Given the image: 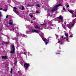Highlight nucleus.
<instances>
[{"instance_id":"obj_32","label":"nucleus","mask_w":76,"mask_h":76,"mask_svg":"<svg viewBox=\"0 0 76 76\" xmlns=\"http://www.w3.org/2000/svg\"><path fill=\"white\" fill-rule=\"evenodd\" d=\"M74 16L75 17H76V12L74 14Z\"/></svg>"},{"instance_id":"obj_15","label":"nucleus","mask_w":76,"mask_h":76,"mask_svg":"<svg viewBox=\"0 0 76 76\" xmlns=\"http://www.w3.org/2000/svg\"><path fill=\"white\" fill-rule=\"evenodd\" d=\"M1 12L0 11V17H2L3 16V15H2V14H1Z\"/></svg>"},{"instance_id":"obj_49","label":"nucleus","mask_w":76,"mask_h":76,"mask_svg":"<svg viewBox=\"0 0 76 76\" xmlns=\"http://www.w3.org/2000/svg\"><path fill=\"white\" fill-rule=\"evenodd\" d=\"M25 53V54H26V53Z\"/></svg>"},{"instance_id":"obj_43","label":"nucleus","mask_w":76,"mask_h":76,"mask_svg":"<svg viewBox=\"0 0 76 76\" xmlns=\"http://www.w3.org/2000/svg\"><path fill=\"white\" fill-rule=\"evenodd\" d=\"M40 36L41 37V38H42V36L41 35H40Z\"/></svg>"},{"instance_id":"obj_52","label":"nucleus","mask_w":76,"mask_h":76,"mask_svg":"<svg viewBox=\"0 0 76 76\" xmlns=\"http://www.w3.org/2000/svg\"><path fill=\"white\" fill-rule=\"evenodd\" d=\"M75 19H76V18Z\"/></svg>"},{"instance_id":"obj_21","label":"nucleus","mask_w":76,"mask_h":76,"mask_svg":"<svg viewBox=\"0 0 76 76\" xmlns=\"http://www.w3.org/2000/svg\"><path fill=\"white\" fill-rule=\"evenodd\" d=\"M19 33H16L17 36H19Z\"/></svg>"},{"instance_id":"obj_22","label":"nucleus","mask_w":76,"mask_h":76,"mask_svg":"<svg viewBox=\"0 0 76 76\" xmlns=\"http://www.w3.org/2000/svg\"><path fill=\"white\" fill-rule=\"evenodd\" d=\"M30 16L31 18H33V15H30Z\"/></svg>"},{"instance_id":"obj_45","label":"nucleus","mask_w":76,"mask_h":76,"mask_svg":"<svg viewBox=\"0 0 76 76\" xmlns=\"http://www.w3.org/2000/svg\"><path fill=\"white\" fill-rule=\"evenodd\" d=\"M31 23H33V22L31 21Z\"/></svg>"},{"instance_id":"obj_40","label":"nucleus","mask_w":76,"mask_h":76,"mask_svg":"<svg viewBox=\"0 0 76 76\" xmlns=\"http://www.w3.org/2000/svg\"><path fill=\"white\" fill-rule=\"evenodd\" d=\"M61 38H63V36H61Z\"/></svg>"},{"instance_id":"obj_44","label":"nucleus","mask_w":76,"mask_h":76,"mask_svg":"<svg viewBox=\"0 0 76 76\" xmlns=\"http://www.w3.org/2000/svg\"><path fill=\"white\" fill-rule=\"evenodd\" d=\"M12 30H13V31H14V30H15V28H13V29H12Z\"/></svg>"},{"instance_id":"obj_31","label":"nucleus","mask_w":76,"mask_h":76,"mask_svg":"<svg viewBox=\"0 0 76 76\" xmlns=\"http://www.w3.org/2000/svg\"><path fill=\"white\" fill-rule=\"evenodd\" d=\"M56 54L57 55V54H60V53H56Z\"/></svg>"},{"instance_id":"obj_27","label":"nucleus","mask_w":76,"mask_h":76,"mask_svg":"<svg viewBox=\"0 0 76 76\" xmlns=\"http://www.w3.org/2000/svg\"><path fill=\"white\" fill-rule=\"evenodd\" d=\"M4 12H7V9H6L4 10Z\"/></svg>"},{"instance_id":"obj_11","label":"nucleus","mask_w":76,"mask_h":76,"mask_svg":"<svg viewBox=\"0 0 76 76\" xmlns=\"http://www.w3.org/2000/svg\"><path fill=\"white\" fill-rule=\"evenodd\" d=\"M65 35L66 36V37H69L68 33H65Z\"/></svg>"},{"instance_id":"obj_26","label":"nucleus","mask_w":76,"mask_h":76,"mask_svg":"<svg viewBox=\"0 0 76 76\" xmlns=\"http://www.w3.org/2000/svg\"><path fill=\"white\" fill-rule=\"evenodd\" d=\"M50 13H49L48 15V16H50V17H52V16L50 15Z\"/></svg>"},{"instance_id":"obj_5","label":"nucleus","mask_w":76,"mask_h":76,"mask_svg":"<svg viewBox=\"0 0 76 76\" xmlns=\"http://www.w3.org/2000/svg\"><path fill=\"white\" fill-rule=\"evenodd\" d=\"M30 32H31V33H37V34H38L39 33V31H38L35 30V29H32L30 30Z\"/></svg>"},{"instance_id":"obj_16","label":"nucleus","mask_w":76,"mask_h":76,"mask_svg":"<svg viewBox=\"0 0 76 76\" xmlns=\"http://www.w3.org/2000/svg\"><path fill=\"white\" fill-rule=\"evenodd\" d=\"M9 24L10 25H13V23L11 22H10L9 23Z\"/></svg>"},{"instance_id":"obj_37","label":"nucleus","mask_w":76,"mask_h":76,"mask_svg":"<svg viewBox=\"0 0 76 76\" xmlns=\"http://www.w3.org/2000/svg\"><path fill=\"white\" fill-rule=\"evenodd\" d=\"M0 10H3V8H1L0 9Z\"/></svg>"},{"instance_id":"obj_33","label":"nucleus","mask_w":76,"mask_h":76,"mask_svg":"<svg viewBox=\"0 0 76 76\" xmlns=\"http://www.w3.org/2000/svg\"><path fill=\"white\" fill-rule=\"evenodd\" d=\"M69 39V36H67L66 37V39Z\"/></svg>"},{"instance_id":"obj_19","label":"nucleus","mask_w":76,"mask_h":76,"mask_svg":"<svg viewBox=\"0 0 76 76\" xmlns=\"http://www.w3.org/2000/svg\"><path fill=\"white\" fill-rule=\"evenodd\" d=\"M37 7H41V6L39 5V4H38L37 5Z\"/></svg>"},{"instance_id":"obj_39","label":"nucleus","mask_w":76,"mask_h":76,"mask_svg":"<svg viewBox=\"0 0 76 76\" xmlns=\"http://www.w3.org/2000/svg\"><path fill=\"white\" fill-rule=\"evenodd\" d=\"M64 39H66V37H64Z\"/></svg>"},{"instance_id":"obj_23","label":"nucleus","mask_w":76,"mask_h":76,"mask_svg":"<svg viewBox=\"0 0 76 76\" xmlns=\"http://www.w3.org/2000/svg\"><path fill=\"white\" fill-rule=\"evenodd\" d=\"M4 44H9V42H5Z\"/></svg>"},{"instance_id":"obj_51","label":"nucleus","mask_w":76,"mask_h":76,"mask_svg":"<svg viewBox=\"0 0 76 76\" xmlns=\"http://www.w3.org/2000/svg\"><path fill=\"white\" fill-rule=\"evenodd\" d=\"M48 11H49V10H48Z\"/></svg>"},{"instance_id":"obj_3","label":"nucleus","mask_w":76,"mask_h":76,"mask_svg":"<svg viewBox=\"0 0 76 76\" xmlns=\"http://www.w3.org/2000/svg\"><path fill=\"white\" fill-rule=\"evenodd\" d=\"M73 24L72 25L70 24H68L67 25V27L70 29H71V27H73L74 25H75V20H74L72 21Z\"/></svg>"},{"instance_id":"obj_1","label":"nucleus","mask_w":76,"mask_h":76,"mask_svg":"<svg viewBox=\"0 0 76 76\" xmlns=\"http://www.w3.org/2000/svg\"><path fill=\"white\" fill-rule=\"evenodd\" d=\"M62 6V5L60 4H57L55 6L52 8V12H54L55 11L56 12H57L58 7H60V6Z\"/></svg>"},{"instance_id":"obj_30","label":"nucleus","mask_w":76,"mask_h":76,"mask_svg":"<svg viewBox=\"0 0 76 76\" xmlns=\"http://www.w3.org/2000/svg\"><path fill=\"white\" fill-rule=\"evenodd\" d=\"M18 62V61H16L14 63V64L16 65V63H17V62Z\"/></svg>"},{"instance_id":"obj_48","label":"nucleus","mask_w":76,"mask_h":76,"mask_svg":"<svg viewBox=\"0 0 76 76\" xmlns=\"http://www.w3.org/2000/svg\"><path fill=\"white\" fill-rule=\"evenodd\" d=\"M19 3H21L20 2H19Z\"/></svg>"},{"instance_id":"obj_28","label":"nucleus","mask_w":76,"mask_h":76,"mask_svg":"<svg viewBox=\"0 0 76 76\" xmlns=\"http://www.w3.org/2000/svg\"><path fill=\"white\" fill-rule=\"evenodd\" d=\"M63 10H66V9H65V8L64 7H63Z\"/></svg>"},{"instance_id":"obj_8","label":"nucleus","mask_w":76,"mask_h":76,"mask_svg":"<svg viewBox=\"0 0 76 76\" xmlns=\"http://www.w3.org/2000/svg\"><path fill=\"white\" fill-rule=\"evenodd\" d=\"M2 58H4V59H7V56H2Z\"/></svg>"},{"instance_id":"obj_10","label":"nucleus","mask_w":76,"mask_h":76,"mask_svg":"<svg viewBox=\"0 0 76 76\" xmlns=\"http://www.w3.org/2000/svg\"><path fill=\"white\" fill-rule=\"evenodd\" d=\"M42 39L43 41H47V39L44 38H42Z\"/></svg>"},{"instance_id":"obj_18","label":"nucleus","mask_w":76,"mask_h":76,"mask_svg":"<svg viewBox=\"0 0 76 76\" xmlns=\"http://www.w3.org/2000/svg\"><path fill=\"white\" fill-rule=\"evenodd\" d=\"M24 9H25V8H24V7H23V6H22V10H24Z\"/></svg>"},{"instance_id":"obj_50","label":"nucleus","mask_w":76,"mask_h":76,"mask_svg":"<svg viewBox=\"0 0 76 76\" xmlns=\"http://www.w3.org/2000/svg\"><path fill=\"white\" fill-rule=\"evenodd\" d=\"M45 10H46V9H45Z\"/></svg>"},{"instance_id":"obj_17","label":"nucleus","mask_w":76,"mask_h":76,"mask_svg":"<svg viewBox=\"0 0 76 76\" xmlns=\"http://www.w3.org/2000/svg\"><path fill=\"white\" fill-rule=\"evenodd\" d=\"M71 35L69 36V37H70V38H72V37H73V34L72 33H71Z\"/></svg>"},{"instance_id":"obj_46","label":"nucleus","mask_w":76,"mask_h":76,"mask_svg":"<svg viewBox=\"0 0 76 76\" xmlns=\"http://www.w3.org/2000/svg\"><path fill=\"white\" fill-rule=\"evenodd\" d=\"M3 44H3V43H2V45H3Z\"/></svg>"},{"instance_id":"obj_20","label":"nucleus","mask_w":76,"mask_h":76,"mask_svg":"<svg viewBox=\"0 0 76 76\" xmlns=\"http://www.w3.org/2000/svg\"><path fill=\"white\" fill-rule=\"evenodd\" d=\"M49 43V42H45V45H47V44H48V43Z\"/></svg>"},{"instance_id":"obj_38","label":"nucleus","mask_w":76,"mask_h":76,"mask_svg":"<svg viewBox=\"0 0 76 76\" xmlns=\"http://www.w3.org/2000/svg\"><path fill=\"white\" fill-rule=\"evenodd\" d=\"M18 73H20V71H18Z\"/></svg>"},{"instance_id":"obj_41","label":"nucleus","mask_w":76,"mask_h":76,"mask_svg":"<svg viewBox=\"0 0 76 76\" xmlns=\"http://www.w3.org/2000/svg\"><path fill=\"white\" fill-rule=\"evenodd\" d=\"M58 43H60V41H58Z\"/></svg>"},{"instance_id":"obj_24","label":"nucleus","mask_w":76,"mask_h":76,"mask_svg":"<svg viewBox=\"0 0 76 76\" xmlns=\"http://www.w3.org/2000/svg\"><path fill=\"white\" fill-rule=\"evenodd\" d=\"M41 25H42V26H45V23H43L42 24H41Z\"/></svg>"},{"instance_id":"obj_9","label":"nucleus","mask_w":76,"mask_h":76,"mask_svg":"<svg viewBox=\"0 0 76 76\" xmlns=\"http://www.w3.org/2000/svg\"><path fill=\"white\" fill-rule=\"evenodd\" d=\"M69 13H71L72 15H74V13H73V12H74V11L71 10L69 11Z\"/></svg>"},{"instance_id":"obj_7","label":"nucleus","mask_w":76,"mask_h":76,"mask_svg":"<svg viewBox=\"0 0 76 76\" xmlns=\"http://www.w3.org/2000/svg\"><path fill=\"white\" fill-rule=\"evenodd\" d=\"M63 16L60 15L59 17H58V19H63Z\"/></svg>"},{"instance_id":"obj_34","label":"nucleus","mask_w":76,"mask_h":76,"mask_svg":"<svg viewBox=\"0 0 76 76\" xmlns=\"http://www.w3.org/2000/svg\"><path fill=\"white\" fill-rule=\"evenodd\" d=\"M66 41H68V42H69V40H68V39H66Z\"/></svg>"},{"instance_id":"obj_25","label":"nucleus","mask_w":76,"mask_h":76,"mask_svg":"<svg viewBox=\"0 0 76 76\" xmlns=\"http://www.w3.org/2000/svg\"><path fill=\"white\" fill-rule=\"evenodd\" d=\"M36 13H39V12H38V10H37L36 12Z\"/></svg>"},{"instance_id":"obj_53","label":"nucleus","mask_w":76,"mask_h":76,"mask_svg":"<svg viewBox=\"0 0 76 76\" xmlns=\"http://www.w3.org/2000/svg\"><path fill=\"white\" fill-rule=\"evenodd\" d=\"M34 20H35V19H34Z\"/></svg>"},{"instance_id":"obj_12","label":"nucleus","mask_w":76,"mask_h":76,"mask_svg":"<svg viewBox=\"0 0 76 76\" xmlns=\"http://www.w3.org/2000/svg\"><path fill=\"white\" fill-rule=\"evenodd\" d=\"M35 28H39V29H40V27H39V26H37L35 27Z\"/></svg>"},{"instance_id":"obj_36","label":"nucleus","mask_w":76,"mask_h":76,"mask_svg":"<svg viewBox=\"0 0 76 76\" xmlns=\"http://www.w3.org/2000/svg\"><path fill=\"white\" fill-rule=\"evenodd\" d=\"M12 20H9V22H12Z\"/></svg>"},{"instance_id":"obj_42","label":"nucleus","mask_w":76,"mask_h":76,"mask_svg":"<svg viewBox=\"0 0 76 76\" xmlns=\"http://www.w3.org/2000/svg\"><path fill=\"white\" fill-rule=\"evenodd\" d=\"M63 44V42H61V44Z\"/></svg>"},{"instance_id":"obj_29","label":"nucleus","mask_w":76,"mask_h":76,"mask_svg":"<svg viewBox=\"0 0 76 76\" xmlns=\"http://www.w3.org/2000/svg\"><path fill=\"white\" fill-rule=\"evenodd\" d=\"M8 17H9V15H7V16L6 17V18H8Z\"/></svg>"},{"instance_id":"obj_2","label":"nucleus","mask_w":76,"mask_h":76,"mask_svg":"<svg viewBox=\"0 0 76 76\" xmlns=\"http://www.w3.org/2000/svg\"><path fill=\"white\" fill-rule=\"evenodd\" d=\"M11 46L12 48V49H11V50L10 52V53L12 54H15V46L12 44L11 45Z\"/></svg>"},{"instance_id":"obj_4","label":"nucleus","mask_w":76,"mask_h":76,"mask_svg":"<svg viewBox=\"0 0 76 76\" xmlns=\"http://www.w3.org/2000/svg\"><path fill=\"white\" fill-rule=\"evenodd\" d=\"M29 66H30V64L29 63H25L24 64V67L26 70H27L28 69Z\"/></svg>"},{"instance_id":"obj_14","label":"nucleus","mask_w":76,"mask_h":76,"mask_svg":"<svg viewBox=\"0 0 76 76\" xmlns=\"http://www.w3.org/2000/svg\"><path fill=\"white\" fill-rule=\"evenodd\" d=\"M10 73H13V69L12 68L11 69Z\"/></svg>"},{"instance_id":"obj_6","label":"nucleus","mask_w":76,"mask_h":76,"mask_svg":"<svg viewBox=\"0 0 76 76\" xmlns=\"http://www.w3.org/2000/svg\"><path fill=\"white\" fill-rule=\"evenodd\" d=\"M13 8L14 9H13V10L14 12H15V13H19V12H18V11H16V10H17V8H16L15 7H14Z\"/></svg>"},{"instance_id":"obj_13","label":"nucleus","mask_w":76,"mask_h":76,"mask_svg":"<svg viewBox=\"0 0 76 76\" xmlns=\"http://www.w3.org/2000/svg\"><path fill=\"white\" fill-rule=\"evenodd\" d=\"M31 6H32V5L29 4H27V7H31Z\"/></svg>"},{"instance_id":"obj_47","label":"nucleus","mask_w":76,"mask_h":76,"mask_svg":"<svg viewBox=\"0 0 76 76\" xmlns=\"http://www.w3.org/2000/svg\"><path fill=\"white\" fill-rule=\"evenodd\" d=\"M58 35H56V37H58Z\"/></svg>"},{"instance_id":"obj_35","label":"nucleus","mask_w":76,"mask_h":76,"mask_svg":"<svg viewBox=\"0 0 76 76\" xmlns=\"http://www.w3.org/2000/svg\"><path fill=\"white\" fill-rule=\"evenodd\" d=\"M67 7H69V5H67L66 6Z\"/></svg>"}]
</instances>
